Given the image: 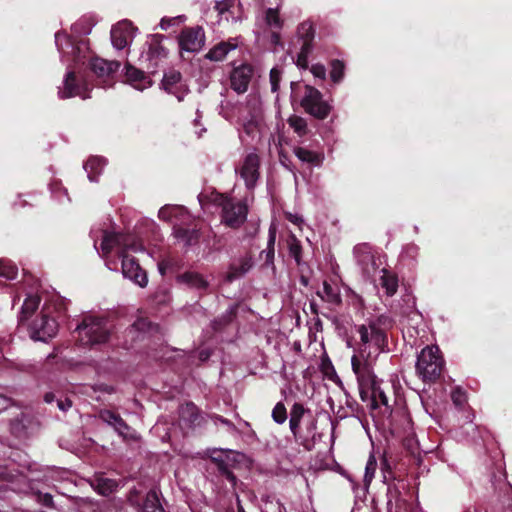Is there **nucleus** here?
Instances as JSON below:
<instances>
[{"label": "nucleus", "mask_w": 512, "mask_h": 512, "mask_svg": "<svg viewBox=\"0 0 512 512\" xmlns=\"http://www.w3.org/2000/svg\"><path fill=\"white\" fill-rule=\"evenodd\" d=\"M357 333L360 341L351 357V366L361 399H370L374 408L379 405L388 406V398L380 387L381 381L374 373L377 358L386 347V335L375 322L358 326Z\"/></svg>", "instance_id": "nucleus-1"}, {"label": "nucleus", "mask_w": 512, "mask_h": 512, "mask_svg": "<svg viewBox=\"0 0 512 512\" xmlns=\"http://www.w3.org/2000/svg\"><path fill=\"white\" fill-rule=\"evenodd\" d=\"M142 242L132 234H122L105 231L102 236L98 253L105 260L109 270L117 271L116 257L121 258L125 254L143 251Z\"/></svg>", "instance_id": "nucleus-2"}, {"label": "nucleus", "mask_w": 512, "mask_h": 512, "mask_svg": "<svg viewBox=\"0 0 512 512\" xmlns=\"http://www.w3.org/2000/svg\"><path fill=\"white\" fill-rule=\"evenodd\" d=\"M159 218L165 221L173 222L174 236L184 245H192L198 239V232L195 229L183 228V224L191 221V215L182 206L167 205L159 210Z\"/></svg>", "instance_id": "nucleus-3"}, {"label": "nucleus", "mask_w": 512, "mask_h": 512, "mask_svg": "<svg viewBox=\"0 0 512 512\" xmlns=\"http://www.w3.org/2000/svg\"><path fill=\"white\" fill-rule=\"evenodd\" d=\"M82 345H94L107 341L110 330L104 319L92 315L84 317L76 328Z\"/></svg>", "instance_id": "nucleus-4"}, {"label": "nucleus", "mask_w": 512, "mask_h": 512, "mask_svg": "<svg viewBox=\"0 0 512 512\" xmlns=\"http://www.w3.org/2000/svg\"><path fill=\"white\" fill-rule=\"evenodd\" d=\"M443 365L438 346H427L418 355L416 371L424 381H433L440 376Z\"/></svg>", "instance_id": "nucleus-5"}, {"label": "nucleus", "mask_w": 512, "mask_h": 512, "mask_svg": "<svg viewBox=\"0 0 512 512\" xmlns=\"http://www.w3.org/2000/svg\"><path fill=\"white\" fill-rule=\"evenodd\" d=\"M210 200L222 207V218L226 225L232 228L239 227L247 217V206L243 202H235L223 194L212 192Z\"/></svg>", "instance_id": "nucleus-6"}, {"label": "nucleus", "mask_w": 512, "mask_h": 512, "mask_svg": "<svg viewBox=\"0 0 512 512\" xmlns=\"http://www.w3.org/2000/svg\"><path fill=\"white\" fill-rule=\"evenodd\" d=\"M301 106L308 114L318 119H324L331 111V105L322 99L319 90L312 86H305Z\"/></svg>", "instance_id": "nucleus-7"}, {"label": "nucleus", "mask_w": 512, "mask_h": 512, "mask_svg": "<svg viewBox=\"0 0 512 512\" xmlns=\"http://www.w3.org/2000/svg\"><path fill=\"white\" fill-rule=\"evenodd\" d=\"M55 43L61 55L62 61H66L68 56H73L75 62H81L86 57L88 46L85 41H78L75 43L65 33L55 34Z\"/></svg>", "instance_id": "nucleus-8"}, {"label": "nucleus", "mask_w": 512, "mask_h": 512, "mask_svg": "<svg viewBox=\"0 0 512 512\" xmlns=\"http://www.w3.org/2000/svg\"><path fill=\"white\" fill-rule=\"evenodd\" d=\"M260 158L256 153L247 154L240 162L236 173L244 181L247 189H253L259 179Z\"/></svg>", "instance_id": "nucleus-9"}, {"label": "nucleus", "mask_w": 512, "mask_h": 512, "mask_svg": "<svg viewBox=\"0 0 512 512\" xmlns=\"http://www.w3.org/2000/svg\"><path fill=\"white\" fill-rule=\"evenodd\" d=\"M137 28L128 20H122L114 25L111 29V42L112 45L122 50L127 47L134 39Z\"/></svg>", "instance_id": "nucleus-10"}, {"label": "nucleus", "mask_w": 512, "mask_h": 512, "mask_svg": "<svg viewBox=\"0 0 512 512\" xmlns=\"http://www.w3.org/2000/svg\"><path fill=\"white\" fill-rule=\"evenodd\" d=\"M178 41L182 51L195 53L203 47L205 34L201 27L186 28L181 32Z\"/></svg>", "instance_id": "nucleus-11"}, {"label": "nucleus", "mask_w": 512, "mask_h": 512, "mask_svg": "<svg viewBox=\"0 0 512 512\" xmlns=\"http://www.w3.org/2000/svg\"><path fill=\"white\" fill-rule=\"evenodd\" d=\"M122 274L125 278L133 281L140 287H145L148 283L146 272L140 267L137 260L129 256V253L121 257Z\"/></svg>", "instance_id": "nucleus-12"}, {"label": "nucleus", "mask_w": 512, "mask_h": 512, "mask_svg": "<svg viewBox=\"0 0 512 512\" xmlns=\"http://www.w3.org/2000/svg\"><path fill=\"white\" fill-rule=\"evenodd\" d=\"M59 97L62 99L71 98L75 96H79L83 99L89 97V87L88 84H78L77 80L74 76L73 71H68L63 86L59 88L58 91Z\"/></svg>", "instance_id": "nucleus-13"}, {"label": "nucleus", "mask_w": 512, "mask_h": 512, "mask_svg": "<svg viewBox=\"0 0 512 512\" xmlns=\"http://www.w3.org/2000/svg\"><path fill=\"white\" fill-rule=\"evenodd\" d=\"M162 87L166 92L174 95L179 101L183 100L188 92L181 74L175 70H170L164 74Z\"/></svg>", "instance_id": "nucleus-14"}, {"label": "nucleus", "mask_w": 512, "mask_h": 512, "mask_svg": "<svg viewBox=\"0 0 512 512\" xmlns=\"http://www.w3.org/2000/svg\"><path fill=\"white\" fill-rule=\"evenodd\" d=\"M253 76V69L250 65L242 64L235 67L230 75L231 88L238 94L248 90L249 83Z\"/></svg>", "instance_id": "nucleus-15"}, {"label": "nucleus", "mask_w": 512, "mask_h": 512, "mask_svg": "<svg viewBox=\"0 0 512 512\" xmlns=\"http://www.w3.org/2000/svg\"><path fill=\"white\" fill-rule=\"evenodd\" d=\"M58 325L53 318L42 316L34 322L31 337L37 341H47L57 334Z\"/></svg>", "instance_id": "nucleus-16"}, {"label": "nucleus", "mask_w": 512, "mask_h": 512, "mask_svg": "<svg viewBox=\"0 0 512 512\" xmlns=\"http://www.w3.org/2000/svg\"><path fill=\"white\" fill-rule=\"evenodd\" d=\"M125 82L134 89L143 91L152 85L151 78L142 70L130 65H125Z\"/></svg>", "instance_id": "nucleus-17"}, {"label": "nucleus", "mask_w": 512, "mask_h": 512, "mask_svg": "<svg viewBox=\"0 0 512 512\" xmlns=\"http://www.w3.org/2000/svg\"><path fill=\"white\" fill-rule=\"evenodd\" d=\"M162 36L154 35L148 43V49L141 54V59L156 67L159 61L167 56L166 49L161 45Z\"/></svg>", "instance_id": "nucleus-18"}, {"label": "nucleus", "mask_w": 512, "mask_h": 512, "mask_svg": "<svg viewBox=\"0 0 512 512\" xmlns=\"http://www.w3.org/2000/svg\"><path fill=\"white\" fill-rule=\"evenodd\" d=\"M100 418L107 424L114 427L115 431L126 439H135L136 433L132 430L123 419L115 413L105 410L100 413Z\"/></svg>", "instance_id": "nucleus-19"}, {"label": "nucleus", "mask_w": 512, "mask_h": 512, "mask_svg": "<svg viewBox=\"0 0 512 512\" xmlns=\"http://www.w3.org/2000/svg\"><path fill=\"white\" fill-rule=\"evenodd\" d=\"M354 255L357 262L362 266L363 271L367 275L372 276L376 269V263L371 248L366 244L357 245L354 248Z\"/></svg>", "instance_id": "nucleus-20"}, {"label": "nucleus", "mask_w": 512, "mask_h": 512, "mask_svg": "<svg viewBox=\"0 0 512 512\" xmlns=\"http://www.w3.org/2000/svg\"><path fill=\"white\" fill-rule=\"evenodd\" d=\"M92 71L100 78L109 77L115 73L120 63L117 61H107L102 58H93L90 62Z\"/></svg>", "instance_id": "nucleus-21"}, {"label": "nucleus", "mask_w": 512, "mask_h": 512, "mask_svg": "<svg viewBox=\"0 0 512 512\" xmlns=\"http://www.w3.org/2000/svg\"><path fill=\"white\" fill-rule=\"evenodd\" d=\"M237 46L238 43L236 39L220 42L208 51L206 58L212 61H222L227 54L236 49Z\"/></svg>", "instance_id": "nucleus-22"}, {"label": "nucleus", "mask_w": 512, "mask_h": 512, "mask_svg": "<svg viewBox=\"0 0 512 512\" xmlns=\"http://www.w3.org/2000/svg\"><path fill=\"white\" fill-rule=\"evenodd\" d=\"M380 273H381V275L378 279L377 286H380L382 289H384L385 294L388 297L393 296L397 292V289H398L397 276L394 273H392L386 269H382L380 271Z\"/></svg>", "instance_id": "nucleus-23"}, {"label": "nucleus", "mask_w": 512, "mask_h": 512, "mask_svg": "<svg viewBox=\"0 0 512 512\" xmlns=\"http://www.w3.org/2000/svg\"><path fill=\"white\" fill-rule=\"evenodd\" d=\"M177 281L196 290H204L208 286L207 280L196 272H185L177 277Z\"/></svg>", "instance_id": "nucleus-24"}, {"label": "nucleus", "mask_w": 512, "mask_h": 512, "mask_svg": "<svg viewBox=\"0 0 512 512\" xmlns=\"http://www.w3.org/2000/svg\"><path fill=\"white\" fill-rule=\"evenodd\" d=\"M106 162L101 157H90L84 164V169L87 172L88 178L91 182L97 181V176L102 172Z\"/></svg>", "instance_id": "nucleus-25"}, {"label": "nucleus", "mask_w": 512, "mask_h": 512, "mask_svg": "<svg viewBox=\"0 0 512 512\" xmlns=\"http://www.w3.org/2000/svg\"><path fill=\"white\" fill-rule=\"evenodd\" d=\"M252 267V260L250 258H242L237 263H233L227 273V280L233 281L245 275Z\"/></svg>", "instance_id": "nucleus-26"}, {"label": "nucleus", "mask_w": 512, "mask_h": 512, "mask_svg": "<svg viewBox=\"0 0 512 512\" xmlns=\"http://www.w3.org/2000/svg\"><path fill=\"white\" fill-rule=\"evenodd\" d=\"M320 298L330 304L339 305L341 303L340 290L328 282L323 283L322 290L318 291Z\"/></svg>", "instance_id": "nucleus-27"}, {"label": "nucleus", "mask_w": 512, "mask_h": 512, "mask_svg": "<svg viewBox=\"0 0 512 512\" xmlns=\"http://www.w3.org/2000/svg\"><path fill=\"white\" fill-rule=\"evenodd\" d=\"M96 23L97 19L94 15H84L73 24L72 30L76 34L86 35L91 32Z\"/></svg>", "instance_id": "nucleus-28"}, {"label": "nucleus", "mask_w": 512, "mask_h": 512, "mask_svg": "<svg viewBox=\"0 0 512 512\" xmlns=\"http://www.w3.org/2000/svg\"><path fill=\"white\" fill-rule=\"evenodd\" d=\"M306 410L304 406L300 403H295L290 411V430L296 436L298 429L300 427L301 420L305 414Z\"/></svg>", "instance_id": "nucleus-29"}, {"label": "nucleus", "mask_w": 512, "mask_h": 512, "mask_svg": "<svg viewBox=\"0 0 512 512\" xmlns=\"http://www.w3.org/2000/svg\"><path fill=\"white\" fill-rule=\"evenodd\" d=\"M93 487L99 494L107 496L117 489L118 483L113 479L99 477L94 481Z\"/></svg>", "instance_id": "nucleus-30"}, {"label": "nucleus", "mask_w": 512, "mask_h": 512, "mask_svg": "<svg viewBox=\"0 0 512 512\" xmlns=\"http://www.w3.org/2000/svg\"><path fill=\"white\" fill-rule=\"evenodd\" d=\"M294 153L300 161L314 165H320L323 160V156L321 154L302 147L295 148Z\"/></svg>", "instance_id": "nucleus-31"}, {"label": "nucleus", "mask_w": 512, "mask_h": 512, "mask_svg": "<svg viewBox=\"0 0 512 512\" xmlns=\"http://www.w3.org/2000/svg\"><path fill=\"white\" fill-rule=\"evenodd\" d=\"M39 303L40 299L38 296L29 295L22 305L21 320L30 317L32 313L37 309Z\"/></svg>", "instance_id": "nucleus-32"}, {"label": "nucleus", "mask_w": 512, "mask_h": 512, "mask_svg": "<svg viewBox=\"0 0 512 512\" xmlns=\"http://www.w3.org/2000/svg\"><path fill=\"white\" fill-rule=\"evenodd\" d=\"M142 512H164L155 491H150L147 494Z\"/></svg>", "instance_id": "nucleus-33"}, {"label": "nucleus", "mask_w": 512, "mask_h": 512, "mask_svg": "<svg viewBox=\"0 0 512 512\" xmlns=\"http://www.w3.org/2000/svg\"><path fill=\"white\" fill-rule=\"evenodd\" d=\"M265 22L267 26L272 29L280 30L282 28L283 21L280 18L278 9L268 8L265 11Z\"/></svg>", "instance_id": "nucleus-34"}, {"label": "nucleus", "mask_w": 512, "mask_h": 512, "mask_svg": "<svg viewBox=\"0 0 512 512\" xmlns=\"http://www.w3.org/2000/svg\"><path fill=\"white\" fill-rule=\"evenodd\" d=\"M153 329L152 324L145 318L137 319L131 326L129 332L131 334L139 333L146 334Z\"/></svg>", "instance_id": "nucleus-35"}, {"label": "nucleus", "mask_w": 512, "mask_h": 512, "mask_svg": "<svg viewBox=\"0 0 512 512\" xmlns=\"http://www.w3.org/2000/svg\"><path fill=\"white\" fill-rule=\"evenodd\" d=\"M312 50L311 43L303 42L301 50L297 56L296 64L298 67L306 69L308 67V56Z\"/></svg>", "instance_id": "nucleus-36"}, {"label": "nucleus", "mask_w": 512, "mask_h": 512, "mask_svg": "<svg viewBox=\"0 0 512 512\" xmlns=\"http://www.w3.org/2000/svg\"><path fill=\"white\" fill-rule=\"evenodd\" d=\"M235 453L232 450H214L212 452L211 458L213 461L219 464L220 469L226 468V460L230 458V455H234Z\"/></svg>", "instance_id": "nucleus-37"}, {"label": "nucleus", "mask_w": 512, "mask_h": 512, "mask_svg": "<svg viewBox=\"0 0 512 512\" xmlns=\"http://www.w3.org/2000/svg\"><path fill=\"white\" fill-rule=\"evenodd\" d=\"M344 68V63L340 60H334L331 63L330 77L333 82L338 83L342 80L344 76Z\"/></svg>", "instance_id": "nucleus-38"}, {"label": "nucleus", "mask_w": 512, "mask_h": 512, "mask_svg": "<svg viewBox=\"0 0 512 512\" xmlns=\"http://www.w3.org/2000/svg\"><path fill=\"white\" fill-rule=\"evenodd\" d=\"M288 123L298 135L306 134L307 123L303 118L294 115L289 117Z\"/></svg>", "instance_id": "nucleus-39"}, {"label": "nucleus", "mask_w": 512, "mask_h": 512, "mask_svg": "<svg viewBox=\"0 0 512 512\" xmlns=\"http://www.w3.org/2000/svg\"><path fill=\"white\" fill-rule=\"evenodd\" d=\"M235 1L234 0H221L215 3V10L218 12L220 16H225L226 20H229L227 14L231 13V9L234 8Z\"/></svg>", "instance_id": "nucleus-40"}, {"label": "nucleus", "mask_w": 512, "mask_h": 512, "mask_svg": "<svg viewBox=\"0 0 512 512\" xmlns=\"http://www.w3.org/2000/svg\"><path fill=\"white\" fill-rule=\"evenodd\" d=\"M17 276V267L14 264L1 261L0 262V277L7 280H13Z\"/></svg>", "instance_id": "nucleus-41"}, {"label": "nucleus", "mask_w": 512, "mask_h": 512, "mask_svg": "<svg viewBox=\"0 0 512 512\" xmlns=\"http://www.w3.org/2000/svg\"><path fill=\"white\" fill-rule=\"evenodd\" d=\"M298 35L303 39V42L311 43L314 36V29L312 23L303 22L298 27Z\"/></svg>", "instance_id": "nucleus-42"}, {"label": "nucleus", "mask_w": 512, "mask_h": 512, "mask_svg": "<svg viewBox=\"0 0 512 512\" xmlns=\"http://www.w3.org/2000/svg\"><path fill=\"white\" fill-rule=\"evenodd\" d=\"M272 418L277 424H283L287 419V411L283 403L279 402L272 410Z\"/></svg>", "instance_id": "nucleus-43"}, {"label": "nucleus", "mask_w": 512, "mask_h": 512, "mask_svg": "<svg viewBox=\"0 0 512 512\" xmlns=\"http://www.w3.org/2000/svg\"><path fill=\"white\" fill-rule=\"evenodd\" d=\"M377 468V461L373 455H371L366 463L364 481L366 484H370L374 478Z\"/></svg>", "instance_id": "nucleus-44"}, {"label": "nucleus", "mask_w": 512, "mask_h": 512, "mask_svg": "<svg viewBox=\"0 0 512 512\" xmlns=\"http://www.w3.org/2000/svg\"><path fill=\"white\" fill-rule=\"evenodd\" d=\"M261 120L258 116H255L253 119L248 122L243 123L244 130L248 135L255 136L256 133L260 131Z\"/></svg>", "instance_id": "nucleus-45"}, {"label": "nucleus", "mask_w": 512, "mask_h": 512, "mask_svg": "<svg viewBox=\"0 0 512 512\" xmlns=\"http://www.w3.org/2000/svg\"><path fill=\"white\" fill-rule=\"evenodd\" d=\"M289 251L290 254L295 258L296 262H300L301 245L297 238L292 235L289 239Z\"/></svg>", "instance_id": "nucleus-46"}, {"label": "nucleus", "mask_w": 512, "mask_h": 512, "mask_svg": "<svg viewBox=\"0 0 512 512\" xmlns=\"http://www.w3.org/2000/svg\"><path fill=\"white\" fill-rule=\"evenodd\" d=\"M282 77V71L279 68H272L270 71V84L272 92H277Z\"/></svg>", "instance_id": "nucleus-47"}, {"label": "nucleus", "mask_w": 512, "mask_h": 512, "mask_svg": "<svg viewBox=\"0 0 512 512\" xmlns=\"http://www.w3.org/2000/svg\"><path fill=\"white\" fill-rule=\"evenodd\" d=\"M184 21L183 16H177L172 18H163L160 22V28L162 30H168L171 26L180 24Z\"/></svg>", "instance_id": "nucleus-48"}, {"label": "nucleus", "mask_w": 512, "mask_h": 512, "mask_svg": "<svg viewBox=\"0 0 512 512\" xmlns=\"http://www.w3.org/2000/svg\"><path fill=\"white\" fill-rule=\"evenodd\" d=\"M275 240H276L275 229L271 227L269 230V239H268V252H267L268 258H273V256H274Z\"/></svg>", "instance_id": "nucleus-49"}, {"label": "nucleus", "mask_w": 512, "mask_h": 512, "mask_svg": "<svg viewBox=\"0 0 512 512\" xmlns=\"http://www.w3.org/2000/svg\"><path fill=\"white\" fill-rule=\"evenodd\" d=\"M310 71L314 75V77L319 79H325L326 69L322 64L312 65Z\"/></svg>", "instance_id": "nucleus-50"}, {"label": "nucleus", "mask_w": 512, "mask_h": 512, "mask_svg": "<svg viewBox=\"0 0 512 512\" xmlns=\"http://www.w3.org/2000/svg\"><path fill=\"white\" fill-rule=\"evenodd\" d=\"M452 400L456 406H462L466 401L465 393L460 389L452 392Z\"/></svg>", "instance_id": "nucleus-51"}, {"label": "nucleus", "mask_w": 512, "mask_h": 512, "mask_svg": "<svg viewBox=\"0 0 512 512\" xmlns=\"http://www.w3.org/2000/svg\"><path fill=\"white\" fill-rule=\"evenodd\" d=\"M285 217L287 220H289L291 223L297 225L298 227H301L304 223L303 218L298 214H293L291 212H285Z\"/></svg>", "instance_id": "nucleus-52"}, {"label": "nucleus", "mask_w": 512, "mask_h": 512, "mask_svg": "<svg viewBox=\"0 0 512 512\" xmlns=\"http://www.w3.org/2000/svg\"><path fill=\"white\" fill-rule=\"evenodd\" d=\"M212 419L216 425L220 423V424H223L224 426H226L228 428V430H231V431L235 430V426L233 425V423L230 422L228 419L223 418L222 416L216 415V416H213Z\"/></svg>", "instance_id": "nucleus-53"}, {"label": "nucleus", "mask_w": 512, "mask_h": 512, "mask_svg": "<svg viewBox=\"0 0 512 512\" xmlns=\"http://www.w3.org/2000/svg\"><path fill=\"white\" fill-rule=\"evenodd\" d=\"M38 502L45 505V506H52L53 505V498L52 495L49 493H39L37 496Z\"/></svg>", "instance_id": "nucleus-54"}, {"label": "nucleus", "mask_w": 512, "mask_h": 512, "mask_svg": "<svg viewBox=\"0 0 512 512\" xmlns=\"http://www.w3.org/2000/svg\"><path fill=\"white\" fill-rule=\"evenodd\" d=\"M195 412H196V406L192 403L186 404L181 409V413L183 416L185 415V413H189V414H191V416H193L195 414Z\"/></svg>", "instance_id": "nucleus-55"}, {"label": "nucleus", "mask_w": 512, "mask_h": 512, "mask_svg": "<svg viewBox=\"0 0 512 512\" xmlns=\"http://www.w3.org/2000/svg\"><path fill=\"white\" fill-rule=\"evenodd\" d=\"M57 406L60 410L67 411L72 406V402L69 399L58 400Z\"/></svg>", "instance_id": "nucleus-56"}, {"label": "nucleus", "mask_w": 512, "mask_h": 512, "mask_svg": "<svg viewBox=\"0 0 512 512\" xmlns=\"http://www.w3.org/2000/svg\"><path fill=\"white\" fill-rule=\"evenodd\" d=\"M9 405V400L0 395V412L6 409Z\"/></svg>", "instance_id": "nucleus-57"}, {"label": "nucleus", "mask_w": 512, "mask_h": 512, "mask_svg": "<svg viewBox=\"0 0 512 512\" xmlns=\"http://www.w3.org/2000/svg\"><path fill=\"white\" fill-rule=\"evenodd\" d=\"M44 399L47 403H51L54 400V395L52 393H47Z\"/></svg>", "instance_id": "nucleus-58"}, {"label": "nucleus", "mask_w": 512, "mask_h": 512, "mask_svg": "<svg viewBox=\"0 0 512 512\" xmlns=\"http://www.w3.org/2000/svg\"><path fill=\"white\" fill-rule=\"evenodd\" d=\"M207 196L204 194V193H201L199 196H198V199H199V202L200 204L203 206V199L206 198Z\"/></svg>", "instance_id": "nucleus-59"}, {"label": "nucleus", "mask_w": 512, "mask_h": 512, "mask_svg": "<svg viewBox=\"0 0 512 512\" xmlns=\"http://www.w3.org/2000/svg\"><path fill=\"white\" fill-rule=\"evenodd\" d=\"M4 479H6V475H5L4 473H2V472H1V473H0V480H4Z\"/></svg>", "instance_id": "nucleus-60"}, {"label": "nucleus", "mask_w": 512, "mask_h": 512, "mask_svg": "<svg viewBox=\"0 0 512 512\" xmlns=\"http://www.w3.org/2000/svg\"><path fill=\"white\" fill-rule=\"evenodd\" d=\"M278 38H279V35H278V34H276V33H274V34H273V39H274L275 41H277V40H278Z\"/></svg>", "instance_id": "nucleus-61"}, {"label": "nucleus", "mask_w": 512, "mask_h": 512, "mask_svg": "<svg viewBox=\"0 0 512 512\" xmlns=\"http://www.w3.org/2000/svg\"><path fill=\"white\" fill-rule=\"evenodd\" d=\"M239 512H244V510L242 508H239Z\"/></svg>", "instance_id": "nucleus-62"}]
</instances>
